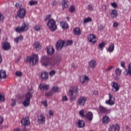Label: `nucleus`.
<instances>
[{"mask_svg": "<svg viewBox=\"0 0 131 131\" xmlns=\"http://www.w3.org/2000/svg\"><path fill=\"white\" fill-rule=\"evenodd\" d=\"M41 64L45 66V67H51V68H54L59 64V63L61 61V60H52L50 59L47 56H43L41 57Z\"/></svg>", "mask_w": 131, "mask_h": 131, "instance_id": "f257e3e1", "label": "nucleus"}, {"mask_svg": "<svg viewBox=\"0 0 131 131\" xmlns=\"http://www.w3.org/2000/svg\"><path fill=\"white\" fill-rule=\"evenodd\" d=\"M78 92H79L78 88L76 86H72L70 88V90L68 92V94L69 96H71V97L70 99L71 102L75 101V99H76V97L73 96V94H74V93H75L76 94H77Z\"/></svg>", "mask_w": 131, "mask_h": 131, "instance_id": "f03ea898", "label": "nucleus"}, {"mask_svg": "<svg viewBox=\"0 0 131 131\" xmlns=\"http://www.w3.org/2000/svg\"><path fill=\"white\" fill-rule=\"evenodd\" d=\"M27 61H29L30 65H35L38 62V55L37 54H33L32 56L27 57Z\"/></svg>", "mask_w": 131, "mask_h": 131, "instance_id": "7ed1b4c3", "label": "nucleus"}, {"mask_svg": "<svg viewBox=\"0 0 131 131\" xmlns=\"http://www.w3.org/2000/svg\"><path fill=\"white\" fill-rule=\"evenodd\" d=\"M47 26L51 31H55L57 29V25H56V20L51 18L48 20Z\"/></svg>", "mask_w": 131, "mask_h": 131, "instance_id": "20e7f679", "label": "nucleus"}, {"mask_svg": "<svg viewBox=\"0 0 131 131\" xmlns=\"http://www.w3.org/2000/svg\"><path fill=\"white\" fill-rule=\"evenodd\" d=\"M32 97L31 93H28L26 95V99L23 102V105L25 107H28L30 105V98Z\"/></svg>", "mask_w": 131, "mask_h": 131, "instance_id": "39448f33", "label": "nucleus"}, {"mask_svg": "<svg viewBox=\"0 0 131 131\" xmlns=\"http://www.w3.org/2000/svg\"><path fill=\"white\" fill-rule=\"evenodd\" d=\"M88 98L84 96L80 97L77 100L78 105L80 106V107H84L86 103Z\"/></svg>", "mask_w": 131, "mask_h": 131, "instance_id": "423d86ee", "label": "nucleus"}, {"mask_svg": "<svg viewBox=\"0 0 131 131\" xmlns=\"http://www.w3.org/2000/svg\"><path fill=\"white\" fill-rule=\"evenodd\" d=\"M111 85L112 86V91L113 92L116 93L120 90V84L115 81L112 82Z\"/></svg>", "mask_w": 131, "mask_h": 131, "instance_id": "0eeeda50", "label": "nucleus"}, {"mask_svg": "<svg viewBox=\"0 0 131 131\" xmlns=\"http://www.w3.org/2000/svg\"><path fill=\"white\" fill-rule=\"evenodd\" d=\"M108 100L105 101V104L110 106H113L115 104V98L112 95L108 94Z\"/></svg>", "mask_w": 131, "mask_h": 131, "instance_id": "6e6552de", "label": "nucleus"}, {"mask_svg": "<svg viewBox=\"0 0 131 131\" xmlns=\"http://www.w3.org/2000/svg\"><path fill=\"white\" fill-rule=\"evenodd\" d=\"M26 15V9L24 8H20L17 12V16L21 19L24 18Z\"/></svg>", "mask_w": 131, "mask_h": 131, "instance_id": "1a4fd4ad", "label": "nucleus"}, {"mask_svg": "<svg viewBox=\"0 0 131 131\" xmlns=\"http://www.w3.org/2000/svg\"><path fill=\"white\" fill-rule=\"evenodd\" d=\"M120 127L119 125L115 124L111 125L108 128L109 131H119Z\"/></svg>", "mask_w": 131, "mask_h": 131, "instance_id": "9d476101", "label": "nucleus"}, {"mask_svg": "<svg viewBox=\"0 0 131 131\" xmlns=\"http://www.w3.org/2000/svg\"><path fill=\"white\" fill-rule=\"evenodd\" d=\"M64 45H65V41H64V40H59L57 41L56 44L57 50H58L59 51H60V50H62V48L64 47Z\"/></svg>", "mask_w": 131, "mask_h": 131, "instance_id": "9b49d317", "label": "nucleus"}, {"mask_svg": "<svg viewBox=\"0 0 131 131\" xmlns=\"http://www.w3.org/2000/svg\"><path fill=\"white\" fill-rule=\"evenodd\" d=\"M37 121L39 124H43L46 121V117L43 115L40 114L38 116Z\"/></svg>", "mask_w": 131, "mask_h": 131, "instance_id": "f8f14e48", "label": "nucleus"}, {"mask_svg": "<svg viewBox=\"0 0 131 131\" xmlns=\"http://www.w3.org/2000/svg\"><path fill=\"white\" fill-rule=\"evenodd\" d=\"M88 40L90 42H92V43H96L97 42V38L95 35L91 34L88 36Z\"/></svg>", "mask_w": 131, "mask_h": 131, "instance_id": "ddd939ff", "label": "nucleus"}, {"mask_svg": "<svg viewBox=\"0 0 131 131\" xmlns=\"http://www.w3.org/2000/svg\"><path fill=\"white\" fill-rule=\"evenodd\" d=\"M89 65L90 68L95 69L97 65V61L95 59H92L89 62Z\"/></svg>", "mask_w": 131, "mask_h": 131, "instance_id": "4468645a", "label": "nucleus"}, {"mask_svg": "<svg viewBox=\"0 0 131 131\" xmlns=\"http://www.w3.org/2000/svg\"><path fill=\"white\" fill-rule=\"evenodd\" d=\"M99 113H104L105 114H108L110 112V110H107L105 107H104L102 105L99 106Z\"/></svg>", "mask_w": 131, "mask_h": 131, "instance_id": "2eb2a0df", "label": "nucleus"}, {"mask_svg": "<svg viewBox=\"0 0 131 131\" xmlns=\"http://www.w3.org/2000/svg\"><path fill=\"white\" fill-rule=\"evenodd\" d=\"M46 49L48 55H53L55 53V49L53 46H48L46 48Z\"/></svg>", "mask_w": 131, "mask_h": 131, "instance_id": "dca6fc26", "label": "nucleus"}, {"mask_svg": "<svg viewBox=\"0 0 131 131\" xmlns=\"http://www.w3.org/2000/svg\"><path fill=\"white\" fill-rule=\"evenodd\" d=\"M115 48V47L114 46V44L111 43V45H110L108 47L106 48V50L107 53H113V52L114 51Z\"/></svg>", "mask_w": 131, "mask_h": 131, "instance_id": "f3484780", "label": "nucleus"}, {"mask_svg": "<svg viewBox=\"0 0 131 131\" xmlns=\"http://www.w3.org/2000/svg\"><path fill=\"white\" fill-rule=\"evenodd\" d=\"M2 48L4 51H9L11 49V45L8 42H4L3 44Z\"/></svg>", "mask_w": 131, "mask_h": 131, "instance_id": "a211bd4d", "label": "nucleus"}, {"mask_svg": "<svg viewBox=\"0 0 131 131\" xmlns=\"http://www.w3.org/2000/svg\"><path fill=\"white\" fill-rule=\"evenodd\" d=\"M21 123L23 125H28L30 124V122L29 121V118L26 117L23 119L21 121Z\"/></svg>", "mask_w": 131, "mask_h": 131, "instance_id": "6ab92c4d", "label": "nucleus"}, {"mask_svg": "<svg viewBox=\"0 0 131 131\" xmlns=\"http://www.w3.org/2000/svg\"><path fill=\"white\" fill-rule=\"evenodd\" d=\"M85 116L87 118V119L88 120H89V121H92L93 120V118L94 117L93 116V113H92L91 112H86Z\"/></svg>", "mask_w": 131, "mask_h": 131, "instance_id": "aec40b11", "label": "nucleus"}, {"mask_svg": "<svg viewBox=\"0 0 131 131\" xmlns=\"http://www.w3.org/2000/svg\"><path fill=\"white\" fill-rule=\"evenodd\" d=\"M40 77L42 79H48L49 78V74L47 72H42L40 75Z\"/></svg>", "mask_w": 131, "mask_h": 131, "instance_id": "412c9836", "label": "nucleus"}, {"mask_svg": "<svg viewBox=\"0 0 131 131\" xmlns=\"http://www.w3.org/2000/svg\"><path fill=\"white\" fill-rule=\"evenodd\" d=\"M21 28L24 32V31H27L29 29V24L27 23H24L22 25Z\"/></svg>", "mask_w": 131, "mask_h": 131, "instance_id": "4be33fe9", "label": "nucleus"}, {"mask_svg": "<svg viewBox=\"0 0 131 131\" xmlns=\"http://www.w3.org/2000/svg\"><path fill=\"white\" fill-rule=\"evenodd\" d=\"M76 124L79 127V128H81V127H83V126L85 125L84 121H83L82 120H79L76 123Z\"/></svg>", "mask_w": 131, "mask_h": 131, "instance_id": "5701e85b", "label": "nucleus"}, {"mask_svg": "<svg viewBox=\"0 0 131 131\" xmlns=\"http://www.w3.org/2000/svg\"><path fill=\"white\" fill-rule=\"evenodd\" d=\"M7 77V74L4 70L0 71V79H5Z\"/></svg>", "mask_w": 131, "mask_h": 131, "instance_id": "b1692460", "label": "nucleus"}, {"mask_svg": "<svg viewBox=\"0 0 131 131\" xmlns=\"http://www.w3.org/2000/svg\"><path fill=\"white\" fill-rule=\"evenodd\" d=\"M40 89L41 91H46L47 90H49V85L47 84H40L39 85Z\"/></svg>", "mask_w": 131, "mask_h": 131, "instance_id": "393cba45", "label": "nucleus"}, {"mask_svg": "<svg viewBox=\"0 0 131 131\" xmlns=\"http://www.w3.org/2000/svg\"><path fill=\"white\" fill-rule=\"evenodd\" d=\"M118 16V13H117V10H112V13H111V17L114 19Z\"/></svg>", "mask_w": 131, "mask_h": 131, "instance_id": "a878e982", "label": "nucleus"}, {"mask_svg": "<svg viewBox=\"0 0 131 131\" xmlns=\"http://www.w3.org/2000/svg\"><path fill=\"white\" fill-rule=\"evenodd\" d=\"M74 33L75 35L79 36L81 34V31H80V29L77 27L74 29Z\"/></svg>", "mask_w": 131, "mask_h": 131, "instance_id": "bb28decb", "label": "nucleus"}, {"mask_svg": "<svg viewBox=\"0 0 131 131\" xmlns=\"http://www.w3.org/2000/svg\"><path fill=\"white\" fill-rule=\"evenodd\" d=\"M102 123L106 124V123H109L110 122V118L109 117L105 116L102 118Z\"/></svg>", "mask_w": 131, "mask_h": 131, "instance_id": "cd10ccee", "label": "nucleus"}, {"mask_svg": "<svg viewBox=\"0 0 131 131\" xmlns=\"http://www.w3.org/2000/svg\"><path fill=\"white\" fill-rule=\"evenodd\" d=\"M125 75H131V62L129 63L128 64V69L126 70V73H124Z\"/></svg>", "mask_w": 131, "mask_h": 131, "instance_id": "c85d7f7f", "label": "nucleus"}, {"mask_svg": "<svg viewBox=\"0 0 131 131\" xmlns=\"http://www.w3.org/2000/svg\"><path fill=\"white\" fill-rule=\"evenodd\" d=\"M62 9L68 8V0H62L61 2Z\"/></svg>", "mask_w": 131, "mask_h": 131, "instance_id": "c756f323", "label": "nucleus"}, {"mask_svg": "<svg viewBox=\"0 0 131 131\" xmlns=\"http://www.w3.org/2000/svg\"><path fill=\"white\" fill-rule=\"evenodd\" d=\"M60 26L62 29H67L68 28V24L65 21L60 22Z\"/></svg>", "mask_w": 131, "mask_h": 131, "instance_id": "7c9ffc66", "label": "nucleus"}, {"mask_svg": "<svg viewBox=\"0 0 131 131\" xmlns=\"http://www.w3.org/2000/svg\"><path fill=\"white\" fill-rule=\"evenodd\" d=\"M115 72L117 76H119L121 75V72H122V71H121V69H120L119 68H117L115 69Z\"/></svg>", "mask_w": 131, "mask_h": 131, "instance_id": "2f4dec72", "label": "nucleus"}, {"mask_svg": "<svg viewBox=\"0 0 131 131\" xmlns=\"http://www.w3.org/2000/svg\"><path fill=\"white\" fill-rule=\"evenodd\" d=\"M22 40H23V36H22V35L17 37L16 38H15L14 39V41L16 43H18V42H19L20 41H22Z\"/></svg>", "mask_w": 131, "mask_h": 131, "instance_id": "473e14b6", "label": "nucleus"}, {"mask_svg": "<svg viewBox=\"0 0 131 131\" xmlns=\"http://www.w3.org/2000/svg\"><path fill=\"white\" fill-rule=\"evenodd\" d=\"M105 46H106V42L103 41V42H102L100 43H99V45L98 46V48H99V50H100L101 51H103Z\"/></svg>", "mask_w": 131, "mask_h": 131, "instance_id": "72a5a7b5", "label": "nucleus"}, {"mask_svg": "<svg viewBox=\"0 0 131 131\" xmlns=\"http://www.w3.org/2000/svg\"><path fill=\"white\" fill-rule=\"evenodd\" d=\"M51 90L53 93H60V89H59L57 86L52 87Z\"/></svg>", "mask_w": 131, "mask_h": 131, "instance_id": "f704fd0d", "label": "nucleus"}, {"mask_svg": "<svg viewBox=\"0 0 131 131\" xmlns=\"http://www.w3.org/2000/svg\"><path fill=\"white\" fill-rule=\"evenodd\" d=\"M34 48L36 49L37 51H39L40 50V46H39V42H35L34 44Z\"/></svg>", "mask_w": 131, "mask_h": 131, "instance_id": "c9c22d12", "label": "nucleus"}, {"mask_svg": "<svg viewBox=\"0 0 131 131\" xmlns=\"http://www.w3.org/2000/svg\"><path fill=\"white\" fill-rule=\"evenodd\" d=\"M89 22H92V18L87 17L85 18L83 21V24H86V23H89Z\"/></svg>", "mask_w": 131, "mask_h": 131, "instance_id": "e433bc0d", "label": "nucleus"}, {"mask_svg": "<svg viewBox=\"0 0 131 131\" xmlns=\"http://www.w3.org/2000/svg\"><path fill=\"white\" fill-rule=\"evenodd\" d=\"M69 11L71 13H74V12H75V6L73 5L71 6L69 8Z\"/></svg>", "mask_w": 131, "mask_h": 131, "instance_id": "4c0bfd02", "label": "nucleus"}, {"mask_svg": "<svg viewBox=\"0 0 131 131\" xmlns=\"http://www.w3.org/2000/svg\"><path fill=\"white\" fill-rule=\"evenodd\" d=\"M53 92H52V91H49V92H46L45 93V96L46 97H51V96H53Z\"/></svg>", "mask_w": 131, "mask_h": 131, "instance_id": "58836bf2", "label": "nucleus"}, {"mask_svg": "<svg viewBox=\"0 0 131 131\" xmlns=\"http://www.w3.org/2000/svg\"><path fill=\"white\" fill-rule=\"evenodd\" d=\"M15 75L16 76H18V77H21L22 75H23V73H22L21 71H16Z\"/></svg>", "mask_w": 131, "mask_h": 131, "instance_id": "ea45409f", "label": "nucleus"}, {"mask_svg": "<svg viewBox=\"0 0 131 131\" xmlns=\"http://www.w3.org/2000/svg\"><path fill=\"white\" fill-rule=\"evenodd\" d=\"M15 31H16V32H24L23 30L22 29V27H16V28L15 29Z\"/></svg>", "mask_w": 131, "mask_h": 131, "instance_id": "a19ab883", "label": "nucleus"}, {"mask_svg": "<svg viewBox=\"0 0 131 131\" xmlns=\"http://www.w3.org/2000/svg\"><path fill=\"white\" fill-rule=\"evenodd\" d=\"M79 116L81 117H84V110H81L79 113Z\"/></svg>", "mask_w": 131, "mask_h": 131, "instance_id": "79ce46f5", "label": "nucleus"}, {"mask_svg": "<svg viewBox=\"0 0 131 131\" xmlns=\"http://www.w3.org/2000/svg\"><path fill=\"white\" fill-rule=\"evenodd\" d=\"M30 6H34L37 5V2L35 1H32L29 2Z\"/></svg>", "mask_w": 131, "mask_h": 131, "instance_id": "37998d69", "label": "nucleus"}, {"mask_svg": "<svg viewBox=\"0 0 131 131\" xmlns=\"http://www.w3.org/2000/svg\"><path fill=\"white\" fill-rule=\"evenodd\" d=\"M61 101L62 102H67V101H68V97L66 96H62Z\"/></svg>", "mask_w": 131, "mask_h": 131, "instance_id": "c03bdc74", "label": "nucleus"}, {"mask_svg": "<svg viewBox=\"0 0 131 131\" xmlns=\"http://www.w3.org/2000/svg\"><path fill=\"white\" fill-rule=\"evenodd\" d=\"M80 81L81 82V83H84L85 82V80L84 79V76H81L80 77Z\"/></svg>", "mask_w": 131, "mask_h": 131, "instance_id": "a18cd8bd", "label": "nucleus"}, {"mask_svg": "<svg viewBox=\"0 0 131 131\" xmlns=\"http://www.w3.org/2000/svg\"><path fill=\"white\" fill-rule=\"evenodd\" d=\"M0 101L1 102L5 101V95H4L3 94H0Z\"/></svg>", "mask_w": 131, "mask_h": 131, "instance_id": "49530a36", "label": "nucleus"}, {"mask_svg": "<svg viewBox=\"0 0 131 131\" xmlns=\"http://www.w3.org/2000/svg\"><path fill=\"white\" fill-rule=\"evenodd\" d=\"M55 74H56V71L55 70H52L49 72V75H50V76H54Z\"/></svg>", "mask_w": 131, "mask_h": 131, "instance_id": "de8ad7c7", "label": "nucleus"}, {"mask_svg": "<svg viewBox=\"0 0 131 131\" xmlns=\"http://www.w3.org/2000/svg\"><path fill=\"white\" fill-rule=\"evenodd\" d=\"M41 104H42L45 107H48V101L47 100L42 101Z\"/></svg>", "mask_w": 131, "mask_h": 131, "instance_id": "09e8293b", "label": "nucleus"}, {"mask_svg": "<svg viewBox=\"0 0 131 131\" xmlns=\"http://www.w3.org/2000/svg\"><path fill=\"white\" fill-rule=\"evenodd\" d=\"M12 103H11V106H15L16 105V100L15 99H12Z\"/></svg>", "mask_w": 131, "mask_h": 131, "instance_id": "8fccbe9b", "label": "nucleus"}, {"mask_svg": "<svg viewBox=\"0 0 131 131\" xmlns=\"http://www.w3.org/2000/svg\"><path fill=\"white\" fill-rule=\"evenodd\" d=\"M34 29H35L36 31H39V30H40V26H39V25H36V26L34 27Z\"/></svg>", "mask_w": 131, "mask_h": 131, "instance_id": "3c124183", "label": "nucleus"}, {"mask_svg": "<svg viewBox=\"0 0 131 131\" xmlns=\"http://www.w3.org/2000/svg\"><path fill=\"white\" fill-rule=\"evenodd\" d=\"M49 115L50 117L53 116L54 115V111L53 110H49Z\"/></svg>", "mask_w": 131, "mask_h": 131, "instance_id": "603ef678", "label": "nucleus"}, {"mask_svg": "<svg viewBox=\"0 0 131 131\" xmlns=\"http://www.w3.org/2000/svg\"><path fill=\"white\" fill-rule=\"evenodd\" d=\"M111 6H112V7H113V8H116L117 7H118L117 4H116V3H115V2L112 3L111 4Z\"/></svg>", "mask_w": 131, "mask_h": 131, "instance_id": "864d4df0", "label": "nucleus"}, {"mask_svg": "<svg viewBox=\"0 0 131 131\" xmlns=\"http://www.w3.org/2000/svg\"><path fill=\"white\" fill-rule=\"evenodd\" d=\"M84 78L85 79V81H89L90 80V78L89 77V76L88 75H84Z\"/></svg>", "mask_w": 131, "mask_h": 131, "instance_id": "5fc2aeb1", "label": "nucleus"}, {"mask_svg": "<svg viewBox=\"0 0 131 131\" xmlns=\"http://www.w3.org/2000/svg\"><path fill=\"white\" fill-rule=\"evenodd\" d=\"M51 14H48V15H47V16L45 18V21H48V20H49V19H51Z\"/></svg>", "mask_w": 131, "mask_h": 131, "instance_id": "6e6d98bb", "label": "nucleus"}, {"mask_svg": "<svg viewBox=\"0 0 131 131\" xmlns=\"http://www.w3.org/2000/svg\"><path fill=\"white\" fill-rule=\"evenodd\" d=\"M4 123V118L2 116H0V125L1 124H3Z\"/></svg>", "mask_w": 131, "mask_h": 131, "instance_id": "4d7b16f0", "label": "nucleus"}, {"mask_svg": "<svg viewBox=\"0 0 131 131\" xmlns=\"http://www.w3.org/2000/svg\"><path fill=\"white\" fill-rule=\"evenodd\" d=\"M73 41L72 40H68L67 41V46H70L72 45Z\"/></svg>", "mask_w": 131, "mask_h": 131, "instance_id": "13d9d810", "label": "nucleus"}, {"mask_svg": "<svg viewBox=\"0 0 131 131\" xmlns=\"http://www.w3.org/2000/svg\"><path fill=\"white\" fill-rule=\"evenodd\" d=\"M121 67H123V68H125V63L124 61L121 62Z\"/></svg>", "mask_w": 131, "mask_h": 131, "instance_id": "bf43d9fd", "label": "nucleus"}, {"mask_svg": "<svg viewBox=\"0 0 131 131\" xmlns=\"http://www.w3.org/2000/svg\"><path fill=\"white\" fill-rule=\"evenodd\" d=\"M112 68H113V66H111V67H108L107 69H106L105 70V71L107 72L111 71V70H112Z\"/></svg>", "mask_w": 131, "mask_h": 131, "instance_id": "052dcab7", "label": "nucleus"}, {"mask_svg": "<svg viewBox=\"0 0 131 131\" xmlns=\"http://www.w3.org/2000/svg\"><path fill=\"white\" fill-rule=\"evenodd\" d=\"M88 9L90 10V11H94V8H93V6L91 5L88 6Z\"/></svg>", "mask_w": 131, "mask_h": 131, "instance_id": "680f3d73", "label": "nucleus"}, {"mask_svg": "<svg viewBox=\"0 0 131 131\" xmlns=\"http://www.w3.org/2000/svg\"><path fill=\"white\" fill-rule=\"evenodd\" d=\"M4 20V15L2 14V13L0 12V21H3Z\"/></svg>", "mask_w": 131, "mask_h": 131, "instance_id": "e2e57ef3", "label": "nucleus"}, {"mask_svg": "<svg viewBox=\"0 0 131 131\" xmlns=\"http://www.w3.org/2000/svg\"><path fill=\"white\" fill-rule=\"evenodd\" d=\"M118 27V24L117 23V22L114 23L113 27H115V28H116V27Z\"/></svg>", "mask_w": 131, "mask_h": 131, "instance_id": "0e129e2a", "label": "nucleus"}, {"mask_svg": "<svg viewBox=\"0 0 131 131\" xmlns=\"http://www.w3.org/2000/svg\"><path fill=\"white\" fill-rule=\"evenodd\" d=\"M101 8H102V9L104 10V11H106V5H102V6H101Z\"/></svg>", "mask_w": 131, "mask_h": 131, "instance_id": "69168bd1", "label": "nucleus"}, {"mask_svg": "<svg viewBox=\"0 0 131 131\" xmlns=\"http://www.w3.org/2000/svg\"><path fill=\"white\" fill-rule=\"evenodd\" d=\"M93 95H98V94H99V92H98V91L97 90H94L93 92Z\"/></svg>", "mask_w": 131, "mask_h": 131, "instance_id": "338daca9", "label": "nucleus"}, {"mask_svg": "<svg viewBox=\"0 0 131 131\" xmlns=\"http://www.w3.org/2000/svg\"><path fill=\"white\" fill-rule=\"evenodd\" d=\"M13 131H22V130L19 128H15V129H14Z\"/></svg>", "mask_w": 131, "mask_h": 131, "instance_id": "774afa93", "label": "nucleus"}]
</instances>
